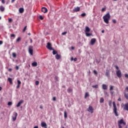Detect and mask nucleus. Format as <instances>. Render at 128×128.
I'll list each match as a JSON object with an SVG mask.
<instances>
[{
	"mask_svg": "<svg viewBox=\"0 0 128 128\" xmlns=\"http://www.w3.org/2000/svg\"><path fill=\"white\" fill-rule=\"evenodd\" d=\"M121 106L122 108H123V106H124V110H128V103L125 104L124 105V104H121Z\"/></svg>",
	"mask_w": 128,
	"mask_h": 128,
	"instance_id": "obj_5",
	"label": "nucleus"
},
{
	"mask_svg": "<svg viewBox=\"0 0 128 128\" xmlns=\"http://www.w3.org/2000/svg\"><path fill=\"white\" fill-rule=\"evenodd\" d=\"M32 66H38V63L34 62L32 64Z\"/></svg>",
	"mask_w": 128,
	"mask_h": 128,
	"instance_id": "obj_19",
	"label": "nucleus"
},
{
	"mask_svg": "<svg viewBox=\"0 0 128 128\" xmlns=\"http://www.w3.org/2000/svg\"><path fill=\"white\" fill-rule=\"evenodd\" d=\"M118 126H119V128H122V125H120V124H118Z\"/></svg>",
	"mask_w": 128,
	"mask_h": 128,
	"instance_id": "obj_51",
	"label": "nucleus"
},
{
	"mask_svg": "<svg viewBox=\"0 0 128 128\" xmlns=\"http://www.w3.org/2000/svg\"><path fill=\"white\" fill-rule=\"evenodd\" d=\"M94 74H98V72H96V70H94Z\"/></svg>",
	"mask_w": 128,
	"mask_h": 128,
	"instance_id": "obj_43",
	"label": "nucleus"
},
{
	"mask_svg": "<svg viewBox=\"0 0 128 128\" xmlns=\"http://www.w3.org/2000/svg\"><path fill=\"white\" fill-rule=\"evenodd\" d=\"M26 26L23 29V32H26Z\"/></svg>",
	"mask_w": 128,
	"mask_h": 128,
	"instance_id": "obj_42",
	"label": "nucleus"
},
{
	"mask_svg": "<svg viewBox=\"0 0 128 128\" xmlns=\"http://www.w3.org/2000/svg\"><path fill=\"white\" fill-rule=\"evenodd\" d=\"M106 10V8H102V12H104Z\"/></svg>",
	"mask_w": 128,
	"mask_h": 128,
	"instance_id": "obj_50",
	"label": "nucleus"
},
{
	"mask_svg": "<svg viewBox=\"0 0 128 128\" xmlns=\"http://www.w3.org/2000/svg\"><path fill=\"white\" fill-rule=\"evenodd\" d=\"M88 96H90V94H88V92H86L85 96H84V98H86Z\"/></svg>",
	"mask_w": 128,
	"mask_h": 128,
	"instance_id": "obj_22",
	"label": "nucleus"
},
{
	"mask_svg": "<svg viewBox=\"0 0 128 128\" xmlns=\"http://www.w3.org/2000/svg\"><path fill=\"white\" fill-rule=\"evenodd\" d=\"M42 12L44 14H46L48 12V8H46L43 7L42 8Z\"/></svg>",
	"mask_w": 128,
	"mask_h": 128,
	"instance_id": "obj_13",
	"label": "nucleus"
},
{
	"mask_svg": "<svg viewBox=\"0 0 128 128\" xmlns=\"http://www.w3.org/2000/svg\"><path fill=\"white\" fill-rule=\"evenodd\" d=\"M110 92H112V90H114V86L110 85Z\"/></svg>",
	"mask_w": 128,
	"mask_h": 128,
	"instance_id": "obj_28",
	"label": "nucleus"
},
{
	"mask_svg": "<svg viewBox=\"0 0 128 128\" xmlns=\"http://www.w3.org/2000/svg\"><path fill=\"white\" fill-rule=\"evenodd\" d=\"M96 38H92L90 40V44L92 46H94V44H96Z\"/></svg>",
	"mask_w": 128,
	"mask_h": 128,
	"instance_id": "obj_9",
	"label": "nucleus"
},
{
	"mask_svg": "<svg viewBox=\"0 0 128 128\" xmlns=\"http://www.w3.org/2000/svg\"><path fill=\"white\" fill-rule=\"evenodd\" d=\"M14 2H16V0H12V4H14Z\"/></svg>",
	"mask_w": 128,
	"mask_h": 128,
	"instance_id": "obj_56",
	"label": "nucleus"
},
{
	"mask_svg": "<svg viewBox=\"0 0 128 128\" xmlns=\"http://www.w3.org/2000/svg\"><path fill=\"white\" fill-rule=\"evenodd\" d=\"M8 106H12V102H8Z\"/></svg>",
	"mask_w": 128,
	"mask_h": 128,
	"instance_id": "obj_40",
	"label": "nucleus"
},
{
	"mask_svg": "<svg viewBox=\"0 0 128 128\" xmlns=\"http://www.w3.org/2000/svg\"><path fill=\"white\" fill-rule=\"evenodd\" d=\"M38 84H40V82H38V81H36V86L38 85Z\"/></svg>",
	"mask_w": 128,
	"mask_h": 128,
	"instance_id": "obj_45",
	"label": "nucleus"
},
{
	"mask_svg": "<svg viewBox=\"0 0 128 128\" xmlns=\"http://www.w3.org/2000/svg\"><path fill=\"white\" fill-rule=\"evenodd\" d=\"M41 126L43 128H48V126H46V124L45 122H42L41 123Z\"/></svg>",
	"mask_w": 128,
	"mask_h": 128,
	"instance_id": "obj_10",
	"label": "nucleus"
},
{
	"mask_svg": "<svg viewBox=\"0 0 128 128\" xmlns=\"http://www.w3.org/2000/svg\"><path fill=\"white\" fill-rule=\"evenodd\" d=\"M112 22L113 24H116V19H113L112 20Z\"/></svg>",
	"mask_w": 128,
	"mask_h": 128,
	"instance_id": "obj_35",
	"label": "nucleus"
},
{
	"mask_svg": "<svg viewBox=\"0 0 128 128\" xmlns=\"http://www.w3.org/2000/svg\"><path fill=\"white\" fill-rule=\"evenodd\" d=\"M28 52H29V54L31 56H32V54H34L33 50L32 48H29Z\"/></svg>",
	"mask_w": 128,
	"mask_h": 128,
	"instance_id": "obj_15",
	"label": "nucleus"
},
{
	"mask_svg": "<svg viewBox=\"0 0 128 128\" xmlns=\"http://www.w3.org/2000/svg\"><path fill=\"white\" fill-rule=\"evenodd\" d=\"M109 106H112V101H110Z\"/></svg>",
	"mask_w": 128,
	"mask_h": 128,
	"instance_id": "obj_47",
	"label": "nucleus"
},
{
	"mask_svg": "<svg viewBox=\"0 0 128 128\" xmlns=\"http://www.w3.org/2000/svg\"><path fill=\"white\" fill-rule=\"evenodd\" d=\"M106 76L108 78H110V71L108 70H106Z\"/></svg>",
	"mask_w": 128,
	"mask_h": 128,
	"instance_id": "obj_20",
	"label": "nucleus"
},
{
	"mask_svg": "<svg viewBox=\"0 0 128 128\" xmlns=\"http://www.w3.org/2000/svg\"><path fill=\"white\" fill-rule=\"evenodd\" d=\"M0 44H2V41L0 40Z\"/></svg>",
	"mask_w": 128,
	"mask_h": 128,
	"instance_id": "obj_58",
	"label": "nucleus"
},
{
	"mask_svg": "<svg viewBox=\"0 0 128 128\" xmlns=\"http://www.w3.org/2000/svg\"><path fill=\"white\" fill-rule=\"evenodd\" d=\"M12 22V18H8V22Z\"/></svg>",
	"mask_w": 128,
	"mask_h": 128,
	"instance_id": "obj_39",
	"label": "nucleus"
},
{
	"mask_svg": "<svg viewBox=\"0 0 128 128\" xmlns=\"http://www.w3.org/2000/svg\"><path fill=\"white\" fill-rule=\"evenodd\" d=\"M17 82H18V85L16 88H20V84H22V82L20 80H18Z\"/></svg>",
	"mask_w": 128,
	"mask_h": 128,
	"instance_id": "obj_17",
	"label": "nucleus"
},
{
	"mask_svg": "<svg viewBox=\"0 0 128 128\" xmlns=\"http://www.w3.org/2000/svg\"><path fill=\"white\" fill-rule=\"evenodd\" d=\"M90 32V28L88 26H86L85 28V33Z\"/></svg>",
	"mask_w": 128,
	"mask_h": 128,
	"instance_id": "obj_14",
	"label": "nucleus"
},
{
	"mask_svg": "<svg viewBox=\"0 0 128 128\" xmlns=\"http://www.w3.org/2000/svg\"><path fill=\"white\" fill-rule=\"evenodd\" d=\"M24 104V100H20L18 102V104L16 106V108H19V106H20V104Z\"/></svg>",
	"mask_w": 128,
	"mask_h": 128,
	"instance_id": "obj_12",
	"label": "nucleus"
},
{
	"mask_svg": "<svg viewBox=\"0 0 128 128\" xmlns=\"http://www.w3.org/2000/svg\"><path fill=\"white\" fill-rule=\"evenodd\" d=\"M86 16V13H82L81 14V16Z\"/></svg>",
	"mask_w": 128,
	"mask_h": 128,
	"instance_id": "obj_36",
	"label": "nucleus"
},
{
	"mask_svg": "<svg viewBox=\"0 0 128 128\" xmlns=\"http://www.w3.org/2000/svg\"><path fill=\"white\" fill-rule=\"evenodd\" d=\"M46 48L50 50H54V48L52 47V44L50 42L47 44Z\"/></svg>",
	"mask_w": 128,
	"mask_h": 128,
	"instance_id": "obj_6",
	"label": "nucleus"
},
{
	"mask_svg": "<svg viewBox=\"0 0 128 128\" xmlns=\"http://www.w3.org/2000/svg\"><path fill=\"white\" fill-rule=\"evenodd\" d=\"M40 20H44V18H42V16H40Z\"/></svg>",
	"mask_w": 128,
	"mask_h": 128,
	"instance_id": "obj_46",
	"label": "nucleus"
},
{
	"mask_svg": "<svg viewBox=\"0 0 128 128\" xmlns=\"http://www.w3.org/2000/svg\"><path fill=\"white\" fill-rule=\"evenodd\" d=\"M24 8H21L19 9V12H20V14H22V12H24Z\"/></svg>",
	"mask_w": 128,
	"mask_h": 128,
	"instance_id": "obj_21",
	"label": "nucleus"
},
{
	"mask_svg": "<svg viewBox=\"0 0 128 128\" xmlns=\"http://www.w3.org/2000/svg\"><path fill=\"white\" fill-rule=\"evenodd\" d=\"M85 34H86V36H92V34L90 33H88V32H86V33H85Z\"/></svg>",
	"mask_w": 128,
	"mask_h": 128,
	"instance_id": "obj_27",
	"label": "nucleus"
},
{
	"mask_svg": "<svg viewBox=\"0 0 128 128\" xmlns=\"http://www.w3.org/2000/svg\"><path fill=\"white\" fill-rule=\"evenodd\" d=\"M40 108H41V110H42L44 108V107L42 106H40Z\"/></svg>",
	"mask_w": 128,
	"mask_h": 128,
	"instance_id": "obj_52",
	"label": "nucleus"
},
{
	"mask_svg": "<svg viewBox=\"0 0 128 128\" xmlns=\"http://www.w3.org/2000/svg\"><path fill=\"white\" fill-rule=\"evenodd\" d=\"M2 4H6V1L4 0H2Z\"/></svg>",
	"mask_w": 128,
	"mask_h": 128,
	"instance_id": "obj_48",
	"label": "nucleus"
},
{
	"mask_svg": "<svg viewBox=\"0 0 128 128\" xmlns=\"http://www.w3.org/2000/svg\"><path fill=\"white\" fill-rule=\"evenodd\" d=\"M102 34H104V30H102Z\"/></svg>",
	"mask_w": 128,
	"mask_h": 128,
	"instance_id": "obj_62",
	"label": "nucleus"
},
{
	"mask_svg": "<svg viewBox=\"0 0 128 128\" xmlns=\"http://www.w3.org/2000/svg\"><path fill=\"white\" fill-rule=\"evenodd\" d=\"M124 96L127 100H128V86H126L124 90Z\"/></svg>",
	"mask_w": 128,
	"mask_h": 128,
	"instance_id": "obj_3",
	"label": "nucleus"
},
{
	"mask_svg": "<svg viewBox=\"0 0 128 128\" xmlns=\"http://www.w3.org/2000/svg\"><path fill=\"white\" fill-rule=\"evenodd\" d=\"M115 66L116 70H118V67L117 66Z\"/></svg>",
	"mask_w": 128,
	"mask_h": 128,
	"instance_id": "obj_49",
	"label": "nucleus"
},
{
	"mask_svg": "<svg viewBox=\"0 0 128 128\" xmlns=\"http://www.w3.org/2000/svg\"><path fill=\"white\" fill-rule=\"evenodd\" d=\"M64 118H68V113L66 112V111L64 112Z\"/></svg>",
	"mask_w": 128,
	"mask_h": 128,
	"instance_id": "obj_25",
	"label": "nucleus"
},
{
	"mask_svg": "<svg viewBox=\"0 0 128 128\" xmlns=\"http://www.w3.org/2000/svg\"><path fill=\"white\" fill-rule=\"evenodd\" d=\"M14 114H15V117H14V116H12V118L14 122L16 120V117L18 116V113L15 112Z\"/></svg>",
	"mask_w": 128,
	"mask_h": 128,
	"instance_id": "obj_16",
	"label": "nucleus"
},
{
	"mask_svg": "<svg viewBox=\"0 0 128 128\" xmlns=\"http://www.w3.org/2000/svg\"><path fill=\"white\" fill-rule=\"evenodd\" d=\"M60 56H61L60 55L57 54H56V56H55V58H56V60H60Z\"/></svg>",
	"mask_w": 128,
	"mask_h": 128,
	"instance_id": "obj_18",
	"label": "nucleus"
},
{
	"mask_svg": "<svg viewBox=\"0 0 128 128\" xmlns=\"http://www.w3.org/2000/svg\"><path fill=\"white\" fill-rule=\"evenodd\" d=\"M104 94L106 96H108V94L106 92H104Z\"/></svg>",
	"mask_w": 128,
	"mask_h": 128,
	"instance_id": "obj_34",
	"label": "nucleus"
},
{
	"mask_svg": "<svg viewBox=\"0 0 128 128\" xmlns=\"http://www.w3.org/2000/svg\"><path fill=\"white\" fill-rule=\"evenodd\" d=\"M8 80L10 82V84H12V78H8Z\"/></svg>",
	"mask_w": 128,
	"mask_h": 128,
	"instance_id": "obj_23",
	"label": "nucleus"
},
{
	"mask_svg": "<svg viewBox=\"0 0 128 128\" xmlns=\"http://www.w3.org/2000/svg\"><path fill=\"white\" fill-rule=\"evenodd\" d=\"M0 12H4V6H0Z\"/></svg>",
	"mask_w": 128,
	"mask_h": 128,
	"instance_id": "obj_26",
	"label": "nucleus"
},
{
	"mask_svg": "<svg viewBox=\"0 0 128 128\" xmlns=\"http://www.w3.org/2000/svg\"><path fill=\"white\" fill-rule=\"evenodd\" d=\"M20 68L18 67V66H16V70H18V69H19Z\"/></svg>",
	"mask_w": 128,
	"mask_h": 128,
	"instance_id": "obj_54",
	"label": "nucleus"
},
{
	"mask_svg": "<svg viewBox=\"0 0 128 128\" xmlns=\"http://www.w3.org/2000/svg\"><path fill=\"white\" fill-rule=\"evenodd\" d=\"M87 110L89 112H91V114H92L94 112V108H92V106H90L87 109Z\"/></svg>",
	"mask_w": 128,
	"mask_h": 128,
	"instance_id": "obj_7",
	"label": "nucleus"
},
{
	"mask_svg": "<svg viewBox=\"0 0 128 128\" xmlns=\"http://www.w3.org/2000/svg\"><path fill=\"white\" fill-rule=\"evenodd\" d=\"M102 90H108V85L106 84H102Z\"/></svg>",
	"mask_w": 128,
	"mask_h": 128,
	"instance_id": "obj_11",
	"label": "nucleus"
},
{
	"mask_svg": "<svg viewBox=\"0 0 128 128\" xmlns=\"http://www.w3.org/2000/svg\"><path fill=\"white\" fill-rule=\"evenodd\" d=\"M94 88H98V85L96 84L92 86Z\"/></svg>",
	"mask_w": 128,
	"mask_h": 128,
	"instance_id": "obj_29",
	"label": "nucleus"
},
{
	"mask_svg": "<svg viewBox=\"0 0 128 128\" xmlns=\"http://www.w3.org/2000/svg\"><path fill=\"white\" fill-rule=\"evenodd\" d=\"M112 104L114 106V114L116 116H118V112H116V110H118V108H116V102H114Z\"/></svg>",
	"mask_w": 128,
	"mask_h": 128,
	"instance_id": "obj_2",
	"label": "nucleus"
},
{
	"mask_svg": "<svg viewBox=\"0 0 128 128\" xmlns=\"http://www.w3.org/2000/svg\"><path fill=\"white\" fill-rule=\"evenodd\" d=\"M110 92L111 94H114V92L110 91Z\"/></svg>",
	"mask_w": 128,
	"mask_h": 128,
	"instance_id": "obj_59",
	"label": "nucleus"
},
{
	"mask_svg": "<svg viewBox=\"0 0 128 128\" xmlns=\"http://www.w3.org/2000/svg\"><path fill=\"white\" fill-rule=\"evenodd\" d=\"M124 124V120H122V119L118 121V124Z\"/></svg>",
	"mask_w": 128,
	"mask_h": 128,
	"instance_id": "obj_24",
	"label": "nucleus"
},
{
	"mask_svg": "<svg viewBox=\"0 0 128 128\" xmlns=\"http://www.w3.org/2000/svg\"><path fill=\"white\" fill-rule=\"evenodd\" d=\"M34 128H38V126H34Z\"/></svg>",
	"mask_w": 128,
	"mask_h": 128,
	"instance_id": "obj_64",
	"label": "nucleus"
},
{
	"mask_svg": "<svg viewBox=\"0 0 128 128\" xmlns=\"http://www.w3.org/2000/svg\"><path fill=\"white\" fill-rule=\"evenodd\" d=\"M12 58H16V52L12 53Z\"/></svg>",
	"mask_w": 128,
	"mask_h": 128,
	"instance_id": "obj_30",
	"label": "nucleus"
},
{
	"mask_svg": "<svg viewBox=\"0 0 128 128\" xmlns=\"http://www.w3.org/2000/svg\"><path fill=\"white\" fill-rule=\"evenodd\" d=\"M124 76L126 78H128V74H125Z\"/></svg>",
	"mask_w": 128,
	"mask_h": 128,
	"instance_id": "obj_44",
	"label": "nucleus"
},
{
	"mask_svg": "<svg viewBox=\"0 0 128 128\" xmlns=\"http://www.w3.org/2000/svg\"><path fill=\"white\" fill-rule=\"evenodd\" d=\"M74 60V58H72V57L71 58L70 60H71L72 61Z\"/></svg>",
	"mask_w": 128,
	"mask_h": 128,
	"instance_id": "obj_61",
	"label": "nucleus"
},
{
	"mask_svg": "<svg viewBox=\"0 0 128 128\" xmlns=\"http://www.w3.org/2000/svg\"><path fill=\"white\" fill-rule=\"evenodd\" d=\"M74 62H76V60H78V58H74Z\"/></svg>",
	"mask_w": 128,
	"mask_h": 128,
	"instance_id": "obj_55",
	"label": "nucleus"
},
{
	"mask_svg": "<svg viewBox=\"0 0 128 128\" xmlns=\"http://www.w3.org/2000/svg\"><path fill=\"white\" fill-rule=\"evenodd\" d=\"M20 40H21L20 38V37H18V38H17V40H16V42H20Z\"/></svg>",
	"mask_w": 128,
	"mask_h": 128,
	"instance_id": "obj_37",
	"label": "nucleus"
},
{
	"mask_svg": "<svg viewBox=\"0 0 128 128\" xmlns=\"http://www.w3.org/2000/svg\"><path fill=\"white\" fill-rule=\"evenodd\" d=\"M118 102H120L122 100V99L120 98H118Z\"/></svg>",
	"mask_w": 128,
	"mask_h": 128,
	"instance_id": "obj_57",
	"label": "nucleus"
},
{
	"mask_svg": "<svg viewBox=\"0 0 128 128\" xmlns=\"http://www.w3.org/2000/svg\"><path fill=\"white\" fill-rule=\"evenodd\" d=\"M52 54H58V52L54 49L53 52H52Z\"/></svg>",
	"mask_w": 128,
	"mask_h": 128,
	"instance_id": "obj_31",
	"label": "nucleus"
},
{
	"mask_svg": "<svg viewBox=\"0 0 128 128\" xmlns=\"http://www.w3.org/2000/svg\"><path fill=\"white\" fill-rule=\"evenodd\" d=\"M72 50H74V46L71 47Z\"/></svg>",
	"mask_w": 128,
	"mask_h": 128,
	"instance_id": "obj_63",
	"label": "nucleus"
},
{
	"mask_svg": "<svg viewBox=\"0 0 128 128\" xmlns=\"http://www.w3.org/2000/svg\"><path fill=\"white\" fill-rule=\"evenodd\" d=\"M10 37L14 38H16V35H14V34H11Z\"/></svg>",
	"mask_w": 128,
	"mask_h": 128,
	"instance_id": "obj_38",
	"label": "nucleus"
},
{
	"mask_svg": "<svg viewBox=\"0 0 128 128\" xmlns=\"http://www.w3.org/2000/svg\"><path fill=\"white\" fill-rule=\"evenodd\" d=\"M80 8L78 6L75 7L73 9L74 12H80Z\"/></svg>",
	"mask_w": 128,
	"mask_h": 128,
	"instance_id": "obj_8",
	"label": "nucleus"
},
{
	"mask_svg": "<svg viewBox=\"0 0 128 128\" xmlns=\"http://www.w3.org/2000/svg\"><path fill=\"white\" fill-rule=\"evenodd\" d=\"M56 100V97H54V98H52V100L55 101Z\"/></svg>",
	"mask_w": 128,
	"mask_h": 128,
	"instance_id": "obj_53",
	"label": "nucleus"
},
{
	"mask_svg": "<svg viewBox=\"0 0 128 128\" xmlns=\"http://www.w3.org/2000/svg\"><path fill=\"white\" fill-rule=\"evenodd\" d=\"M66 34H68V32H63L62 33V36H66Z\"/></svg>",
	"mask_w": 128,
	"mask_h": 128,
	"instance_id": "obj_41",
	"label": "nucleus"
},
{
	"mask_svg": "<svg viewBox=\"0 0 128 128\" xmlns=\"http://www.w3.org/2000/svg\"><path fill=\"white\" fill-rule=\"evenodd\" d=\"M104 98H101L100 99V103L102 104V102H104Z\"/></svg>",
	"mask_w": 128,
	"mask_h": 128,
	"instance_id": "obj_32",
	"label": "nucleus"
},
{
	"mask_svg": "<svg viewBox=\"0 0 128 128\" xmlns=\"http://www.w3.org/2000/svg\"><path fill=\"white\" fill-rule=\"evenodd\" d=\"M12 68L8 69V71H9V72H12Z\"/></svg>",
	"mask_w": 128,
	"mask_h": 128,
	"instance_id": "obj_60",
	"label": "nucleus"
},
{
	"mask_svg": "<svg viewBox=\"0 0 128 128\" xmlns=\"http://www.w3.org/2000/svg\"><path fill=\"white\" fill-rule=\"evenodd\" d=\"M103 20L104 22L106 24H108L110 22L108 21L110 20V13H108L104 16Z\"/></svg>",
	"mask_w": 128,
	"mask_h": 128,
	"instance_id": "obj_1",
	"label": "nucleus"
},
{
	"mask_svg": "<svg viewBox=\"0 0 128 128\" xmlns=\"http://www.w3.org/2000/svg\"><path fill=\"white\" fill-rule=\"evenodd\" d=\"M68 92H72V89L68 88Z\"/></svg>",
	"mask_w": 128,
	"mask_h": 128,
	"instance_id": "obj_33",
	"label": "nucleus"
},
{
	"mask_svg": "<svg viewBox=\"0 0 128 128\" xmlns=\"http://www.w3.org/2000/svg\"><path fill=\"white\" fill-rule=\"evenodd\" d=\"M116 74L118 78H122V72L120 70H116Z\"/></svg>",
	"mask_w": 128,
	"mask_h": 128,
	"instance_id": "obj_4",
	"label": "nucleus"
}]
</instances>
